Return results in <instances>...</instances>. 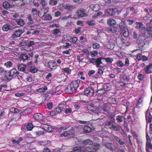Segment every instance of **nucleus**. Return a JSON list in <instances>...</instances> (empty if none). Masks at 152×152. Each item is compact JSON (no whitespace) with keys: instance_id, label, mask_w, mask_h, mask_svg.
I'll return each mask as SVG.
<instances>
[{"instance_id":"412c9836","label":"nucleus","mask_w":152,"mask_h":152,"mask_svg":"<svg viewBox=\"0 0 152 152\" xmlns=\"http://www.w3.org/2000/svg\"><path fill=\"white\" fill-rule=\"evenodd\" d=\"M83 143L85 145H91L93 144V142L92 140L88 139L85 140L83 141Z\"/></svg>"},{"instance_id":"f704fd0d","label":"nucleus","mask_w":152,"mask_h":152,"mask_svg":"<svg viewBox=\"0 0 152 152\" xmlns=\"http://www.w3.org/2000/svg\"><path fill=\"white\" fill-rule=\"evenodd\" d=\"M123 116L121 115H118L116 116V120L118 123H120L123 121Z\"/></svg>"},{"instance_id":"c756f323","label":"nucleus","mask_w":152,"mask_h":152,"mask_svg":"<svg viewBox=\"0 0 152 152\" xmlns=\"http://www.w3.org/2000/svg\"><path fill=\"white\" fill-rule=\"evenodd\" d=\"M110 129L114 130L116 131H119L120 129L118 126H115V125L112 124L111 127H109Z\"/></svg>"},{"instance_id":"37998d69","label":"nucleus","mask_w":152,"mask_h":152,"mask_svg":"<svg viewBox=\"0 0 152 152\" xmlns=\"http://www.w3.org/2000/svg\"><path fill=\"white\" fill-rule=\"evenodd\" d=\"M65 9L69 10V11H71L74 9V7L71 5H66L65 7Z\"/></svg>"},{"instance_id":"20e7f679","label":"nucleus","mask_w":152,"mask_h":152,"mask_svg":"<svg viewBox=\"0 0 152 152\" xmlns=\"http://www.w3.org/2000/svg\"><path fill=\"white\" fill-rule=\"evenodd\" d=\"M102 58V57H100L96 59L91 58L90 59V62L92 63L93 64L96 65L97 67H100L101 66L100 64H103L101 61V60Z\"/></svg>"},{"instance_id":"a18cd8bd","label":"nucleus","mask_w":152,"mask_h":152,"mask_svg":"<svg viewBox=\"0 0 152 152\" xmlns=\"http://www.w3.org/2000/svg\"><path fill=\"white\" fill-rule=\"evenodd\" d=\"M86 23L90 26H94L95 25V21L94 20H88Z\"/></svg>"},{"instance_id":"393cba45","label":"nucleus","mask_w":152,"mask_h":152,"mask_svg":"<svg viewBox=\"0 0 152 152\" xmlns=\"http://www.w3.org/2000/svg\"><path fill=\"white\" fill-rule=\"evenodd\" d=\"M16 22L20 26H23L25 23L24 20L21 18L19 19L16 20Z\"/></svg>"},{"instance_id":"f03ea898","label":"nucleus","mask_w":152,"mask_h":152,"mask_svg":"<svg viewBox=\"0 0 152 152\" xmlns=\"http://www.w3.org/2000/svg\"><path fill=\"white\" fill-rule=\"evenodd\" d=\"M100 147V145L99 144L94 143L91 147H86L84 146V150L83 151L84 152H95Z\"/></svg>"},{"instance_id":"338daca9","label":"nucleus","mask_w":152,"mask_h":152,"mask_svg":"<svg viewBox=\"0 0 152 152\" xmlns=\"http://www.w3.org/2000/svg\"><path fill=\"white\" fill-rule=\"evenodd\" d=\"M37 136H39L40 135L44 134V133L42 131H39V132H35Z\"/></svg>"},{"instance_id":"a19ab883","label":"nucleus","mask_w":152,"mask_h":152,"mask_svg":"<svg viewBox=\"0 0 152 152\" xmlns=\"http://www.w3.org/2000/svg\"><path fill=\"white\" fill-rule=\"evenodd\" d=\"M91 57H94L98 55V53L96 51H92L90 52Z\"/></svg>"},{"instance_id":"0eeeda50","label":"nucleus","mask_w":152,"mask_h":152,"mask_svg":"<svg viewBox=\"0 0 152 152\" xmlns=\"http://www.w3.org/2000/svg\"><path fill=\"white\" fill-rule=\"evenodd\" d=\"M87 108L90 111L93 112L96 114H98L99 109L94 106L93 104H92L88 105Z\"/></svg>"},{"instance_id":"6e6d98bb","label":"nucleus","mask_w":152,"mask_h":152,"mask_svg":"<svg viewBox=\"0 0 152 152\" xmlns=\"http://www.w3.org/2000/svg\"><path fill=\"white\" fill-rule=\"evenodd\" d=\"M117 65L121 67H123L124 66V64L122 63L121 61L120 60L118 61L116 63Z\"/></svg>"},{"instance_id":"bb28decb","label":"nucleus","mask_w":152,"mask_h":152,"mask_svg":"<svg viewBox=\"0 0 152 152\" xmlns=\"http://www.w3.org/2000/svg\"><path fill=\"white\" fill-rule=\"evenodd\" d=\"M3 5V7L5 9H8L12 7V6L7 1L4 2Z\"/></svg>"},{"instance_id":"3c124183","label":"nucleus","mask_w":152,"mask_h":152,"mask_svg":"<svg viewBox=\"0 0 152 152\" xmlns=\"http://www.w3.org/2000/svg\"><path fill=\"white\" fill-rule=\"evenodd\" d=\"M30 71L33 73H34L37 72V70L34 66H32L30 67Z\"/></svg>"},{"instance_id":"de8ad7c7","label":"nucleus","mask_w":152,"mask_h":152,"mask_svg":"<svg viewBox=\"0 0 152 152\" xmlns=\"http://www.w3.org/2000/svg\"><path fill=\"white\" fill-rule=\"evenodd\" d=\"M57 3V1L55 0H50L49 2V4L52 6L56 5Z\"/></svg>"},{"instance_id":"a211bd4d","label":"nucleus","mask_w":152,"mask_h":152,"mask_svg":"<svg viewBox=\"0 0 152 152\" xmlns=\"http://www.w3.org/2000/svg\"><path fill=\"white\" fill-rule=\"evenodd\" d=\"M34 118L35 120L41 121L43 119V115L39 113L35 114L34 115Z\"/></svg>"},{"instance_id":"dca6fc26","label":"nucleus","mask_w":152,"mask_h":152,"mask_svg":"<svg viewBox=\"0 0 152 152\" xmlns=\"http://www.w3.org/2000/svg\"><path fill=\"white\" fill-rule=\"evenodd\" d=\"M76 13L78 15H77L78 17H81L86 16L87 15L86 14L85 12L84 11L80 10H78L76 12Z\"/></svg>"},{"instance_id":"4d7b16f0","label":"nucleus","mask_w":152,"mask_h":152,"mask_svg":"<svg viewBox=\"0 0 152 152\" xmlns=\"http://www.w3.org/2000/svg\"><path fill=\"white\" fill-rule=\"evenodd\" d=\"M124 24L123 23L121 22L119 24L120 28L122 31H123L124 30L125 28H126L124 26Z\"/></svg>"},{"instance_id":"4468645a","label":"nucleus","mask_w":152,"mask_h":152,"mask_svg":"<svg viewBox=\"0 0 152 152\" xmlns=\"http://www.w3.org/2000/svg\"><path fill=\"white\" fill-rule=\"evenodd\" d=\"M116 10L117 9L116 8H110L107 9L106 12L109 15L112 16L115 14Z\"/></svg>"},{"instance_id":"7ed1b4c3","label":"nucleus","mask_w":152,"mask_h":152,"mask_svg":"<svg viewBox=\"0 0 152 152\" xmlns=\"http://www.w3.org/2000/svg\"><path fill=\"white\" fill-rule=\"evenodd\" d=\"M19 72L16 71L15 68H13L8 72H6L4 75L5 77L8 80H11L13 78V76L16 73L18 74Z\"/></svg>"},{"instance_id":"4be33fe9","label":"nucleus","mask_w":152,"mask_h":152,"mask_svg":"<svg viewBox=\"0 0 152 152\" xmlns=\"http://www.w3.org/2000/svg\"><path fill=\"white\" fill-rule=\"evenodd\" d=\"M20 60L25 61L26 60H28V55L27 54H22L20 56Z\"/></svg>"},{"instance_id":"b1692460","label":"nucleus","mask_w":152,"mask_h":152,"mask_svg":"<svg viewBox=\"0 0 152 152\" xmlns=\"http://www.w3.org/2000/svg\"><path fill=\"white\" fill-rule=\"evenodd\" d=\"M116 22L115 20L113 19L110 18L107 21L108 24L110 26H113L115 25Z\"/></svg>"},{"instance_id":"9d476101","label":"nucleus","mask_w":152,"mask_h":152,"mask_svg":"<svg viewBox=\"0 0 152 152\" xmlns=\"http://www.w3.org/2000/svg\"><path fill=\"white\" fill-rule=\"evenodd\" d=\"M18 70L26 73L29 69H27V66L25 64H20L18 66Z\"/></svg>"},{"instance_id":"49530a36","label":"nucleus","mask_w":152,"mask_h":152,"mask_svg":"<svg viewBox=\"0 0 152 152\" xmlns=\"http://www.w3.org/2000/svg\"><path fill=\"white\" fill-rule=\"evenodd\" d=\"M83 72H79L78 74V76L80 78L83 80H84L85 77L83 76Z\"/></svg>"},{"instance_id":"473e14b6","label":"nucleus","mask_w":152,"mask_h":152,"mask_svg":"<svg viewBox=\"0 0 152 152\" xmlns=\"http://www.w3.org/2000/svg\"><path fill=\"white\" fill-rule=\"evenodd\" d=\"M4 64L7 68H9L12 66L13 63L11 61H8L5 63Z\"/></svg>"},{"instance_id":"f8f14e48","label":"nucleus","mask_w":152,"mask_h":152,"mask_svg":"<svg viewBox=\"0 0 152 152\" xmlns=\"http://www.w3.org/2000/svg\"><path fill=\"white\" fill-rule=\"evenodd\" d=\"M41 127L42 129L48 132H50L52 130L51 126L48 125L46 124H42Z\"/></svg>"},{"instance_id":"6ab92c4d","label":"nucleus","mask_w":152,"mask_h":152,"mask_svg":"<svg viewBox=\"0 0 152 152\" xmlns=\"http://www.w3.org/2000/svg\"><path fill=\"white\" fill-rule=\"evenodd\" d=\"M2 29L4 31H7L9 30L12 31L13 29L12 28L10 24H6L2 27Z\"/></svg>"},{"instance_id":"72a5a7b5","label":"nucleus","mask_w":152,"mask_h":152,"mask_svg":"<svg viewBox=\"0 0 152 152\" xmlns=\"http://www.w3.org/2000/svg\"><path fill=\"white\" fill-rule=\"evenodd\" d=\"M83 130L85 132L87 133L91 132V129L89 126H86L84 127Z\"/></svg>"},{"instance_id":"c85d7f7f","label":"nucleus","mask_w":152,"mask_h":152,"mask_svg":"<svg viewBox=\"0 0 152 152\" xmlns=\"http://www.w3.org/2000/svg\"><path fill=\"white\" fill-rule=\"evenodd\" d=\"M108 30L110 33H115L117 31L118 29L116 27L113 26Z\"/></svg>"},{"instance_id":"1a4fd4ad","label":"nucleus","mask_w":152,"mask_h":152,"mask_svg":"<svg viewBox=\"0 0 152 152\" xmlns=\"http://www.w3.org/2000/svg\"><path fill=\"white\" fill-rule=\"evenodd\" d=\"M152 63L148 65L145 66L144 68V70L147 74L152 73Z\"/></svg>"},{"instance_id":"13d9d810","label":"nucleus","mask_w":152,"mask_h":152,"mask_svg":"<svg viewBox=\"0 0 152 152\" xmlns=\"http://www.w3.org/2000/svg\"><path fill=\"white\" fill-rule=\"evenodd\" d=\"M102 77V75L99 74L98 73H96L93 77L96 79H99Z\"/></svg>"},{"instance_id":"a878e982","label":"nucleus","mask_w":152,"mask_h":152,"mask_svg":"<svg viewBox=\"0 0 152 152\" xmlns=\"http://www.w3.org/2000/svg\"><path fill=\"white\" fill-rule=\"evenodd\" d=\"M26 18L28 20V24H33V21L32 18L31 14H29L28 15Z\"/></svg>"},{"instance_id":"7c9ffc66","label":"nucleus","mask_w":152,"mask_h":152,"mask_svg":"<svg viewBox=\"0 0 152 152\" xmlns=\"http://www.w3.org/2000/svg\"><path fill=\"white\" fill-rule=\"evenodd\" d=\"M44 20H50L52 19V16L50 14H47L45 15L44 17Z\"/></svg>"},{"instance_id":"aec40b11","label":"nucleus","mask_w":152,"mask_h":152,"mask_svg":"<svg viewBox=\"0 0 152 152\" xmlns=\"http://www.w3.org/2000/svg\"><path fill=\"white\" fill-rule=\"evenodd\" d=\"M146 120L147 121L151 123L152 122V117L150 113L148 112H147L145 114Z\"/></svg>"},{"instance_id":"680f3d73","label":"nucleus","mask_w":152,"mask_h":152,"mask_svg":"<svg viewBox=\"0 0 152 152\" xmlns=\"http://www.w3.org/2000/svg\"><path fill=\"white\" fill-rule=\"evenodd\" d=\"M72 112V109L70 108H66V109L65 113L66 114L68 113H70Z\"/></svg>"},{"instance_id":"cd10ccee","label":"nucleus","mask_w":152,"mask_h":152,"mask_svg":"<svg viewBox=\"0 0 152 152\" xmlns=\"http://www.w3.org/2000/svg\"><path fill=\"white\" fill-rule=\"evenodd\" d=\"M63 105L62 104H60L59 107L56 108L55 110H54L57 114L60 113L61 111L63 110V108H62Z\"/></svg>"},{"instance_id":"0e129e2a","label":"nucleus","mask_w":152,"mask_h":152,"mask_svg":"<svg viewBox=\"0 0 152 152\" xmlns=\"http://www.w3.org/2000/svg\"><path fill=\"white\" fill-rule=\"evenodd\" d=\"M146 32L147 34H149V36L152 38V30H148Z\"/></svg>"},{"instance_id":"9b49d317","label":"nucleus","mask_w":152,"mask_h":152,"mask_svg":"<svg viewBox=\"0 0 152 152\" xmlns=\"http://www.w3.org/2000/svg\"><path fill=\"white\" fill-rule=\"evenodd\" d=\"M115 40L113 39H110L109 41V44H107V48L113 49L115 45Z\"/></svg>"},{"instance_id":"052dcab7","label":"nucleus","mask_w":152,"mask_h":152,"mask_svg":"<svg viewBox=\"0 0 152 152\" xmlns=\"http://www.w3.org/2000/svg\"><path fill=\"white\" fill-rule=\"evenodd\" d=\"M64 70L65 72H67L68 74H70L71 72V70L68 68H66L64 69Z\"/></svg>"},{"instance_id":"ddd939ff","label":"nucleus","mask_w":152,"mask_h":152,"mask_svg":"<svg viewBox=\"0 0 152 152\" xmlns=\"http://www.w3.org/2000/svg\"><path fill=\"white\" fill-rule=\"evenodd\" d=\"M48 67L51 69H56V62L54 61H49L48 63Z\"/></svg>"},{"instance_id":"774afa93","label":"nucleus","mask_w":152,"mask_h":152,"mask_svg":"<svg viewBox=\"0 0 152 152\" xmlns=\"http://www.w3.org/2000/svg\"><path fill=\"white\" fill-rule=\"evenodd\" d=\"M47 106L48 109H50L53 107V104L52 102H50L49 103L47 104Z\"/></svg>"},{"instance_id":"f3484780","label":"nucleus","mask_w":152,"mask_h":152,"mask_svg":"<svg viewBox=\"0 0 152 152\" xmlns=\"http://www.w3.org/2000/svg\"><path fill=\"white\" fill-rule=\"evenodd\" d=\"M145 149L146 152H151L150 150L152 149V145L151 142H146Z\"/></svg>"},{"instance_id":"f257e3e1","label":"nucleus","mask_w":152,"mask_h":152,"mask_svg":"<svg viewBox=\"0 0 152 152\" xmlns=\"http://www.w3.org/2000/svg\"><path fill=\"white\" fill-rule=\"evenodd\" d=\"M78 80L71 82L65 89L66 91L69 93L75 92L78 87Z\"/></svg>"},{"instance_id":"c03bdc74","label":"nucleus","mask_w":152,"mask_h":152,"mask_svg":"<svg viewBox=\"0 0 152 152\" xmlns=\"http://www.w3.org/2000/svg\"><path fill=\"white\" fill-rule=\"evenodd\" d=\"M91 8H92V10L95 11H97L98 9H96V8L99 7V5L97 4H92L90 6Z\"/></svg>"},{"instance_id":"2f4dec72","label":"nucleus","mask_w":152,"mask_h":152,"mask_svg":"<svg viewBox=\"0 0 152 152\" xmlns=\"http://www.w3.org/2000/svg\"><path fill=\"white\" fill-rule=\"evenodd\" d=\"M34 42L33 41H30L27 44V46L29 48H31L29 50L30 51L32 50L34 48V47L32 46L34 45Z\"/></svg>"},{"instance_id":"6e6552de","label":"nucleus","mask_w":152,"mask_h":152,"mask_svg":"<svg viewBox=\"0 0 152 152\" xmlns=\"http://www.w3.org/2000/svg\"><path fill=\"white\" fill-rule=\"evenodd\" d=\"M23 33V31L20 29H19L15 31V32L12 34L11 37L12 38H15L20 37Z\"/></svg>"},{"instance_id":"58836bf2","label":"nucleus","mask_w":152,"mask_h":152,"mask_svg":"<svg viewBox=\"0 0 152 152\" xmlns=\"http://www.w3.org/2000/svg\"><path fill=\"white\" fill-rule=\"evenodd\" d=\"M136 24L137 26L136 27V28L137 29H140L143 27V25L142 23L141 22H136Z\"/></svg>"},{"instance_id":"e433bc0d","label":"nucleus","mask_w":152,"mask_h":152,"mask_svg":"<svg viewBox=\"0 0 152 152\" xmlns=\"http://www.w3.org/2000/svg\"><path fill=\"white\" fill-rule=\"evenodd\" d=\"M104 67V66H100V67H98L99 69L98 70L97 73L102 75H103V73L104 69H103Z\"/></svg>"},{"instance_id":"69168bd1","label":"nucleus","mask_w":152,"mask_h":152,"mask_svg":"<svg viewBox=\"0 0 152 152\" xmlns=\"http://www.w3.org/2000/svg\"><path fill=\"white\" fill-rule=\"evenodd\" d=\"M95 73V71L94 70H90L88 71V74L89 76H90L93 75Z\"/></svg>"},{"instance_id":"5fc2aeb1","label":"nucleus","mask_w":152,"mask_h":152,"mask_svg":"<svg viewBox=\"0 0 152 152\" xmlns=\"http://www.w3.org/2000/svg\"><path fill=\"white\" fill-rule=\"evenodd\" d=\"M27 128L29 130H31L33 128V124L30 123L28 124L27 125Z\"/></svg>"},{"instance_id":"79ce46f5","label":"nucleus","mask_w":152,"mask_h":152,"mask_svg":"<svg viewBox=\"0 0 152 152\" xmlns=\"http://www.w3.org/2000/svg\"><path fill=\"white\" fill-rule=\"evenodd\" d=\"M10 110L11 112L14 113H18L19 111L18 109L14 107H12L10 108Z\"/></svg>"},{"instance_id":"864d4df0","label":"nucleus","mask_w":152,"mask_h":152,"mask_svg":"<svg viewBox=\"0 0 152 152\" xmlns=\"http://www.w3.org/2000/svg\"><path fill=\"white\" fill-rule=\"evenodd\" d=\"M26 3H21L20 4V6H25L26 4H28L30 3V2H31V0H26Z\"/></svg>"},{"instance_id":"5701e85b","label":"nucleus","mask_w":152,"mask_h":152,"mask_svg":"<svg viewBox=\"0 0 152 152\" xmlns=\"http://www.w3.org/2000/svg\"><path fill=\"white\" fill-rule=\"evenodd\" d=\"M145 39H140L138 42V45L139 47L140 48L143 47L145 44Z\"/></svg>"},{"instance_id":"e2e57ef3","label":"nucleus","mask_w":152,"mask_h":152,"mask_svg":"<svg viewBox=\"0 0 152 152\" xmlns=\"http://www.w3.org/2000/svg\"><path fill=\"white\" fill-rule=\"evenodd\" d=\"M103 14V13L101 12H100L99 11L98 12L96 15H94L93 16V18H96L98 16H99L100 15H102Z\"/></svg>"},{"instance_id":"ea45409f","label":"nucleus","mask_w":152,"mask_h":152,"mask_svg":"<svg viewBox=\"0 0 152 152\" xmlns=\"http://www.w3.org/2000/svg\"><path fill=\"white\" fill-rule=\"evenodd\" d=\"M124 30L123 31H122L123 32V35L125 37H127L128 36V32L127 28H125Z\"/></svg>"},{"instance_id":"09e8293b","label":"nucleus","mask_w":152,"mask_h":152,"mask_svg":"<svg viewBox=\"0 0 152 152\" xmlns=\"http://www.w3.org/2000/svg\"><path fill=\"white\" fill-rule=\"evenodd\" d=\"M102 59H104L106 61L108 62L111 63L113 61V59L112 58H102Z\"/></svg>"},{"instance_id":"2eb2a0df","label":"nucleus","mask_w":152,"mask_h":152,"mask_svg":"<svg viewBox=\"0 0 152 152\" xmlns=\"http://www.w3.org/2000/svg\"><path fill=\"white\" fill-rule=\"evenodd\" d=\"M104 146L106 148L111 151H113L115 148V146L113 143H107Z\"/></svg>"},{"instance_id":"39448f33","label":"nucleus","mask_w":152,"mask_h":152,"mask_svg":"<svg viewBox=\"0 0 152 152\" xmlns=\"http://www.w3.org/2000/svg\"><path fill=\"white\" fill-rule=\"evenodd\" d=\"M74 134L75 132L74 130L73 129H71L69 131L64 132L60 135V136L61 137L64 136V137H67L68 138L73 137L74 136Z\"/></svg>"},{"instance_id":"8fccbe9b","label":"nucleus","mask_w":152,"mask_h":152,"mask_svg":"<svg viewBox=\"0 0 152 152\" xmlns=\"http://www.w3.org/2000/svg\"><path fill=\"white\" fill-rule=\"evenodd\" d=\"M48 8H43L41 10V11H42L44 13V15H43L42 17H44V16L46 14V13L48 11Z\"/></svg>"},{"instance_id":"423d86ee","label":"nucleus","mask_w":152,"mask_h":152,"mask_svg":"<svg viewBox=\"0 0 152 152\" xmlns=\"http://www.w3.org/2000/svg\"><path fill=\"white\" fill-rule=\"evenodd\" d=\"M94 89L91 87H89L86 89L84 91V94L85 95L88 96H92L94 94Z\"/></svg>"},{"instance_id":"bf43d9fd","label":"nucleus","mask_w":152,"mask_h":152,"mask_svg":"<svg viewBox=\"0 0 152 152\" xmlns=\"http://www.w3.org/2000/svg\"><path fill=\"white\" fill-rule=\"evenodd\" d=\"M92 47L94 49L99 48L100 47V45L97 43H96L93 44Z\"/></svg>"},{"instance_id":"603ef678","label":"nucleus","mask_w":152,"mask_h":152,"mask_svg":"<svg viewBox=\"0 0 152 152\" xmlns=\"http://www.w3.org/2000/svg\"><path fill=\"white\" fill-rule=\"evenodd\" d=\"M40 4L42 5V7L44 8L47 4V3L45 1V0H41L40 2Z\"/></svg>"},{"instance_id":"4c0bfd02","label":"nucleus","mask_w":152,"mask_h":152,"mask_svg":"<svg viewBox=\"0 0 152 152\" xmlns=\"http://www.w3.org/2000/svg\"><path fill=\"white\" fill-rule=\"evenodd\" d=\"M106 90L104 88H102L101 89L98 90L96 92L98 94V95H101L103 94H104Z\"/></svg>"},{"instance_id":"c9c22d12","label":"nucleus","mask_w":152,"mask_h":152,"mask_svg":"<svg viewBox=\"0 0 152 152\" xmlns=\"http://www.w3.org/2000/svg\"><path fill=\"white\" fill-rule=\"evenodd\" d=\"M31 12L33 13V15L35 16L38 14L39 16L40 11H38L36 8H33L31 10Z\"/></svg>"}]
</instances>
